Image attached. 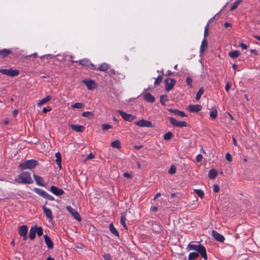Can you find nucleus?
I'll use <instances>...</instances> for the list:
<instances>
[{"mask_svg":"<svg viewBox=\"0 0 260 260\" xmlns=\"http://www.w3.org/2000/svg\"><path fill=\"white\" fill-rule=\"evenodd\" d=\"M15 181L18 183L30 184L32 183L30 174L28 172H23L15 178Z\"/></svg>","mask_w":260,"mask_h":260,"instance_id":"1","label":"nucleus"},{"mask_svg":"<svg viewBox=\"0 0 260 260\" xmlns=\"http://www.w3.org/2000/svg\"><path fill=\"white\" fill-rule=\"evenodd\" d=\"M38 165V162L34 159H29L24 161L19 165V168L20 170L32 169Z\"/></svg>","mask_w":260,"mask_h":260,"instance_id":"2","label":"nucleus"},{"mask_svg":"<svg viewBox=\"0 0 260 260\" xmlns=\"http://www.w3.org/2000/svg\"><path fill=\"white\" fill-rule=\"evenodd\" d=\"M0 73L2 74L13 77L18 76L19 74V71L16 69L14 70L12 68H9L7 69H1L0 70Z\"/></svg>","mask_w":260,"mask_h":260,"instance_id":"3","label":"nucleus"},{"mask_svg":"<svg viewBox=\"0 0 260 260\" xmlns=\"http://www.w3.org/2000/svg\"><path fill=\"white\" fill-rule=\"evenodd\" d=\"M169 119L171 124L174 126L182 127L187 126V123L185 121H179L173 117H169Z\"/></svg>","mask_w":260,"mask_h":260,"instance_id":"4","label":"nucleus"},{"mask_svg":"<svg viewBox=\"0 0 260 260\" xmlns=\"http://www.w3.org/2000/svg\"><path fill=\"white\" fill-rule=\"evenodd\" d=\"M165 89L167 91L172 90L176 83V81L171 78H167L165 80Z\"/></svg>","mask_w":260,"mask_h":260,"instance_id":"5","label":"nucleus"},{"mask_svg":"<svg viewBox=\"0 0 260 260\" xmlns=\"http://www.w3.org/2000/svg\"><path fill=\"white\" fill-rule=\"evenodd\" d=\"M117 112L125 121H132L136 118L135 116L127 114L126 112L121 110H118Z\"/></svg>","mask_w":260,"mask_h":260,"instance_id":"6","label":"nucleus"},{"mask_svg":"<svg viewBox=\"0 0 260 260\" xmlns=\"http://www.w3.org/2000/svg\"><path fill=\"white\" fill-rule=\"evenodd\" d=\"M18 233L19 235L23 237V240L25 241L27 239V227L26 225H21L19 228Z\"/></svg>","mask_w":260,"mask_h":260,"instance_id":"7","label":"nucleus"},{"mask_svg":"<svg viewBox=\"0 0 260 260\" xmlns=\"http://www.w3.org/2000/svg\"><path fill=\"white\" fill-rule=\"evenodd\" d=\"M66 209L72 214V215L74 217L75 219H76L78 221L81 220V219L80 216L78 212L76 210H75L74 208H73L70 206H67Z\"/></svg>","mask_w":260,"mask_h":260,"instance_id":"8","label":"nucleus"},{"mask_svg":"<svg viewBox=\"0 0 260 260\" xmlns=\"http://www.w3.org/2000/svg\"><path fill=\"white\" fill-rule=\"evenodd\" d=\"M135 124L141 127H151L153 126L152 123L150 121L145 120L144 119H141L136 122Z\"/></svg>","mask_w":260,"mask_h":260,"instance_id":"9","label":"nucleus"},{"mask_svg":"<svg viewBox=\"0 0 260 260\" xmlns=\"http://www.w3.org/2000/svg\"><path fill=\"white\" fill-rule=\"evenodd\" d=\"M72 62H77L79 63V64L81 65L82 66L84 67H89L91 66L90 68L92 69L94 67L93 64L89 61L88 59H83L82 60H79L78 61H72Z\"/></svg>","mask_w":260,"mask_h":260,"instance_id":"10","label":"nucleus"},{"mask_svg":"<svg viewBox=\"0 0 260 260\" xmlns=\"http://www.w3.org/2000/svg\"><path fill=\"white\" fill-rule=\"evenodd\" d=\"M82 82L86 85L88 90H92L96 87V83L92 80H83L82 81Z\"/></svg>","mask_w":260,"mask_h":260,"instance_id":"11","label":"nucleus"},{"mask_svg":"<svg viewBox=\"0 0 260 260\" xmlns=\"http://www.w3.org/2000/svg\"><path fill=\"white\" fill-rule=\"evenodd\" d=\"M197 253H200L202 257L205 259H207V255L206 253V250L205 247L202 244H200L199 247L197 250Z\"/></svg>","mask_w":260,"mask_h":260,"instance_id":"12","label":"nucleus"},{"mask_svg":"<svg viewBox=\"0 0 260 260\" xmlns=\"http://www.w3.org/2000/svg\"><path fill=\"white\" fill-rule=\"evenodd\" d=\"M43 210L46 217L48 218L49 220H52L53 216L51 210L45 206L43 207Z\"/></svg>","mask_w":260,"mask_h":260,"instance_id":"13","label":"nucleus"},{"mask_svg":"<svg viewBox=\"0 0 260 260\" xmlns=\"http://www.w3.org/2000/svg\"><path fill=\"white\" fill-rule=\"evenodd\" d=\"M212 236L218 242H223L225 238L224 237L217 232L213 231L212 232Z\"/></svg>","mask_w":260,"mask_h":260,"instance_id":"14","label":"nucleus"},{"mask_svg":"<svg viewBox=\"0 0 260 260\" xmlns=\"http://www.w3.org/2000/svg\"><path fill=\"white\" fill-rule=\"evenodd\" d=\"M50 191L52 193L56 196H61L64 192L63 190L62 189L59 188L55 186H51Z\"/></svg>","mask_w":260,"mask_h":260,"instance_id":"15","label":"nucleus"},{"mask_svg":"<svg viewBox=\"0 0 260 260\" xmlns=\"http://www.w3.org/2000/svg\"><path fill=\"white\" fill-rule=\"evenodd\" d=\"M202 107L200 105H190L188 106L187 109L191 112H197L200 111Z\"/></svg>","mask_w":260,"mask_h":260,"instance_id":"16","label":"nucleus"},{"mask_svg":"<svg viewBox=\"0 0 260 260\" xmlns=\"http://www.w3.org/2000/svg\"><path fill=\"white\" fill-rule=\"evenodd\" d=\"M143 98L146 101L149 103H153L155 101V98L149 92L144 94Z\"/></svg>","mask_w":260,"mask_h":260,"instance_id":"17","label":"nucleus"},{"mask_svg":"<svg viewBox=\"0 0 260 260\" xmlns=\"http://www.w3.org/2000/svg\"><path fill=\"white\" fill-rule=\"evenodd\" d=\"M70 126L72 130L77 132H83L85 129L84 127L81 125L71 124Z\"/></svg>","mask_w":260,"mask_h":260,"instance_id":"18","label":"nucleus"},{"mask_svg":"<svg viewBox=\"0 0 260 260\" xmlns=\"http://www.w3.org/2000/svg\"><path fill=\"white\" fill-rule=\"evenodd\" d=\"M44 240L47 247L49 249H51L53 247V243L51 239L47 235L44 236Z\"/></svg>","mask_w":260,"mask_h":260,"instance_id":"19","label":"nucleus"},{"mask_svg":"<svg viewBox=\"0 0 260 260\" xmlns=\"http://www.w3.org/2000/svg\"><path fill=\"white\" fill-rule=\"evenodd\" d=\"M56 158L55 161L59 167V170L61 169V156L60 152H58L55 154Z\"/></svg>","mask_w":260,"mask_h":260,"instance_id":"20","label":"nucleus"},{"mask_svg":"<svg viewBox=\"0 0 260 260\" xmlns=\"http://www.w3.org/2000/svg\"><path fill=\"white\" fill-rule=\"evenodd\" d=\"M110 68V66L107 63H103L98 68L93 67V69L101 71H106Z\"/></svg>","mask_w":260,"mask_h":260,"instance_id":"21","label":"nucleus"},{"mask_svg":"<svg viewBox=\"0 0 260 260\" xmlns=\"http://www.w3.org/2000/svg\"><path fill=\"white\" fill-rule=\"evenodd\" d=\"M34 178L35 179V180L36 183L38 185L41 186H44V184H43V179L42 177L34 174Z\"/></svg>","mask_w":260,"mask_h":260,"instance_id":"22","label":"nucleus"},{"mask_svg":"<svg viewBox=\"0 0 260 260\" xmlns=\"http://www.w3.org/2000/svg\"><path fill=\"white\" fill-rule=\"evenodd\" d=\"M208 47V42L206 38H204L202 41V44L200 47V52L202 53Z\"/></svg>","mask_w":260,"mask_h":260,"instance_id":"23","label":"nucleus"},{"mask_svg":"<svg viewBox=\"0 0 260 260\" xmlns=\"http://www.w3.org/2000/svg\"><path fill=\"white\" fill-rule=\"evenodd\" d=\"M34 191L36 193H37V194H38L39 195H40V196H41L44 198L46 196V194L47 193L45 190H43L42 189L38 188H35Z\"/></svg>","mask_w":260,"mask_h":260,"instance_id":"24","label":"nucleus"},{"mask_svg":"<svg viewBox=\"0 0 260 260\" xmlns=\"http://www.w3.org/2000/svg\"><path fill=\"white\" fill-rule=\"evenodd\" d=\"M217 116V110L215 107H213L210 110V116L212 119H215Z\"/></svg>","mask_w":260,"mask_h":260,"instance_id":"25","label":"nucleus"},{"mask_svg":"<svg viewBox=\"0 0 260 260\" xmlns=\"http://www.w3.org/2000/svg\"><path fill=\"white\" fill-rule=\"evenodd\" d=\"M109 230L111 232V233L112 234H113V235H114L115 236H117L118 237H119V234L118 231L115 228V227H114V225H113V224L112 223L110 224Z\"/></svg>","mask_w":260,"mask_h":260,"instance_id":"26","label":"nucleus"},{"mask_svg":"<svg viewBox=\"0 0 260 260\" xmlns=\"http://www.w3.org/2000/svg\"><path fill=\"white\" fill-rule=\"evenodd\" d=\"M36 230L34 228V226L30 228L29 232V237L31 240H34L36 237Z\"/></svg>","mask_w":260,"mask_h":260,"instance_id":"27","label":"nucleus"},{"mask_svg":"<svg viewBox=\"0 0 260 260\" xmlns=\"http://www.w3.org/2000/svg\"><path fill=\"white\" fill-rule=\"evenodd\" d=\"M51 95H48L46 98L42 99L40 100L39 103H38V106H40L47 102H49L51 99Z\"/></svg>","mask_w":260,"mask_h":260,"instance_id":"28","label":"nucleus"},{"mask_svg":"<svg viewBox=\"0 0 260 260\" xmlns=\"http://www.w3.org/2000/svg\"><path fill=\"white\" fill-rule=\"evenodd\" d=\"M217 173L215 169L210 170L208 174L209 178L211 179H214L217 176Z\"/></svg>","mask_w":260,"mask_h":260,"instance_id":"29","label":"nucleus"},{"mask_svg":"<svg viewBox=\"0 0 260 260\" xmlns=\"http://www.w3.org/2000/svg\"><path fill=\"white\" fill-rule=\"evenodd\" d=\"M11 53V51L9 49H4L0 50V56L3 57H5L9 55Z\"/></svg>","mask_w":260,"mask_h":260,"instance_id":"30","label":"nucleus"},{"mask_svg":"<svg viewBox=\"0 0 260 260\" xmlns=\"http://www.w3.org/2000/svg\"><path fill=\"white\" fill-rule=\"evenodd\" d=\"M170 111L173 112L174 114L178 115L180 117H184L186 116V114L183 111H179L177 110H170Z\"/></svg>","mask_w":260,"mask_h":260,"instance_id":"31","label":"nucleus"},{"mask_svg":"<svg viewBox=\"0 0 260 260\" xmlns=\"http://www.w3.org/2000/svg\"><path fill=\"white\" fill-rule=\"evenodd\" d=\"M84 105L83 104L81 103H76L74 104H73L71 106V108L72 109H82L84 108Z\"/></svg>","mask_w":260,"mask_h":260,"instance_id":"32","label":"nucleus"},{"mask_svg":"<svg viewBox=\"0 0 260 260\" xmlns=\"http://www.w3.org/2000/svg\"><path fill=\"white\" fill-rule=\"evenodd\" d=\"M240 54L239 51L235 50L229 53V55L231 58H236L238 57Z\"/></svg>","mask_w":260,"mask_h":260,"instance_id":"33","label":"nucleus"},{"mask_svg":"<svg viewBox=\"0 0 260 260\" xmlns=\"http://www.w3.org/2000/svg\"><path fill=\"white\" fill-rule=\"evenodd\" d=\"M199 256V254L197 252H191L188 255L189 260L195 259Z\"/></svg>","mask_w":260,"mask_h":260,"instance_id":"34","label":"nucleus"},{"mask_svg":"<svg viewBox=\"0 0 260 260\" xmlns=\"http://www.w3.org/2000/svg\"><path fill=\"white\" fill-rule=\"evenodd\" d=\"M204 89L203 87H201L200 88V89L199 90V91H198L197 94H196V99L197 100V101H199L202 95L204 93Z\"/></svg>","mask_w":260,"mask_h":260,"instance_id":"35","label":"nucleus"},{"mask_svg":"<svg viewBox=\"0 0 260 260\" xmlns=\"http://www.w3.org/2000/svg\"><path fill=\"white\" fill-rule=\"evenodd\" d=\"M121 143L118 140H116L112 142L111 144V147L113 148H119L120 147Z\"/></svg>","mask_w":260,"mask_h":260,"instance_id":"36","label":"nucleus"},{"mask_svg":"<svg viewBox=\"0 0 260 260\" xmlns=\"http://www.w3.org/2000/svg\"><path fill=\"white\" fill-rule=\"evenodd\" d=\"M199 246H200V244L196 245V244H192L190 243L188 245L187 248L190 250H192L197 251V250L198 249Z\"/></svg>","mask_w":260,"mask_h":260,"instance_id":"37","label":"nucleus"},{"mask_svg":"<svg viewBox=\"0 0 260 260\" xmlns=\"http://www.w3.org/2000/svg\"><path fill=\"white\" fill-rule=\"evenodd\" d=\"M197 194L201 199L204 197V192L202 189H197L194 190Z\"/></svg>","mask_w":260,"mask_h":260,"instance_id":"38","label":"nucleus"},{"mask_svg":"<svg viewBox=\"0 0 260 260\" xmlns=\"http://www.w3.org/2000/svg\"><path fill=\"white\" fill-rule=\"evenodd\" d=\"M125 221H126V217H125V216L124 215H122L121 216V218H120V223L122 225V226L125 229H127V226H126V225Z\"/></svg>","mask_w":260,"mask_h":260,"instance_id":"39","label":"nucleus"},{"mask_svg":"<svg viewBox=\"0 0 260 260\" xmlns=\"http://www.w3.org/2000/svg\"><path fill=\"white\" fill-rule=\"evenodd\" d=\"M34 228L37 229L36 233L37 234L38 236L40 237L43 235V229L41 226L37 227V225H35L34 226Z\"/></svg>","mask_w":260,"mask_h":260,"instance_id":"40","label":"nucleus"},{"mask_svg":"<svg viewBox=\"0 0 260 260\" xmlns=\"http://www.w3.org/2000/svg\"><path fill=\"white\" fill-rule=\"evenodd\" d=\"M82 116L85 117L92 118L93 114L92 112L89 111H86L82 113Z\"/></svg>","mask_w":260,"mask_h":260,"instance_id":"41","label":"nucleus"},{"mask_svg":"<svg viewBox=\"0 0 260 260\" xmlns=\"http://www.w3.org/2000/svg\"><path fill=\"white\" fill-rule=\"evenodd\" d=\"M242 0H238L237 2H235L233 5L231 7L230 10L233 11L236 9L239 5L242 2Z\"/></svg>","mask_w":260,"mask_h":260,"instance_id":"42","label":"nucleus"},{"mask_svg":"<svg viewBox=\"0 0 260 260\" xmlns=\"http://www.w3.org/2000/svg\"><path fill=\"white\" fill-rule=\"evenodd\" d=\"M160 100V103H161V104L166 105V103L168 101L167 95H161Z\"/></svg>","mask_w":260,"mask_h":260,"instance_id":"43","label":"nucleus"},{"mask_svg":"<svg viewBox=\"0 0 260 260\" xmlns=\"http://www.w3.org/2000/svg\"><path fill=\"white\" fill-rule=\"evenodd\" d=\"M172 136H173L172 133L168 132L164 135V139L166 140H169L172 138Z\"/></svg>","mask_w":260,"mask_h":260,"instance_id":"44","label":"nucleus"},{"mask_svg":"<svg viewBox=\"0 0 260 260\" xmlns=\"http://www.w3.org/2000/svg\"><path fill=\"white\" fill-rule=\"evenodd\" d=\"M162 77L161 76H158L157 78L155 79V81L154 82V85H159L161 82L162 81Z\"/></svg>","mask_w":260,"mask_h":260,"instance_id":"45","label":"nucleus"},{"mask_svg":"<svg viewBox=\"0 0 260 260\" xmlns=\"http://www.w3.org/2000/svg\"><path fill=\"white\" fill-rule=\"evenodd\" d=\"M102 127L103 131H106L112 128V126L109 124H103L102 125Z\"/></svg>","mask_w":260,"mask_h":260,"instance_id":"46","label":"nucleus"},{"mask_svg":"<svg viewBox=\"0 0 260 260\" xmlns=\"http://www.w3.org/2000/svg\"><path fill=\"white\" fill-rule=\"evenodd\" d=\"M176 171V168L174 166H172L171 167L170 169L169 170V173L170 174H175Z\"/></svg>","mask_w":260,"mask_h":260,"instance_id":"47","label":"nucleus"},{"mask_svg":"<svg viewBox=\"0 0 260 260\" xmlns=\"http://www.w3.org/2000/svg\"><path fill=\"white\" fill-rule=\"evenodd\" d=\"M192 79L190 77H187L186 78V84L189 86L190 87H192Z\"/></svg>","mask_w":260,"mask_h":260,"instance_id":"48","label":"nucleus"},{"mask_svg":"<svg viewBox=\"0 0 260 260\" xmlns=\"http://www.w3.org/2000/svg\"><path fill=\"white\" fill-rule=\"evenodd\" d=\"M225 158L226 159L229 161H232V157L231 154L229 153H227L225 155Z\"/></svg>","mask_w":260,"mask_h":260,"instance_id":"49","label":"nucleus"},{"mask_svg":"<svg viewBox=\"0 0 260 260\" xmlns=\"http://www.w3.org/2000/svg\"><path fill=\"white\" fill-rule=\"evenodd\" d=\"M105 260H111V256L109 254L106 253L103 255Z\"/></svg>","mask_w":260,"mask_h":260,"instance_id":"50","label":"nucleus"},{"mask_svg":"<svg viewBox=\"0 0 260 260\" xmlns=\"http://www.w3.org/2000/svg\"><path fill=\"white\" fill-rule=\"evenodd\" d=\"M203 159V156L202 154H199L196 157V160L197 162H200Z\"/></svg>","mask_w":260,"mask_h":260,"instance_id":"51","label":"nucleus"},{"mask_svg":"<svg viewBox=\"0 0 260 260\" xmlns=\"http://www.w3.org/2000/svg\"><path fill=\"white\" fill-rule=\"evenodd\" d=\"M213 191L215 192H218L219 191V187L218 185L214 184L213 185Z\"/></svg>","mask_w":260,"mask_h":260,"instance_id":"52","label":"nucleus"},{"mask_svg":"<svg viewBox=\"0 0 260 260\" xmlns=\"http://www.w3.org/2000/svg\"><path fill=\"white\" fill-rule=\"evenodd\" d=\"M51 110V108H50L49 107H48L44 108L43 109L42 112H43L44 113H47L48 112L50 111Z\"/></svg>","mask_w":260,"mask_h":260,"instance_id":"53","label":"nucleus"},{"mask_svg":"<svg viewBox=\"0 0 260 260\" xmlns=\"http://www.w3.org/2000/svg\"><path fill=\"white\" fill-rule=\"evenodd\" d=\"M45 198H46L50 201H53L54 200V198L53 196L49 194L48 193H47L46 196Z\"/></svg>","mask_w":260,"mask_h":260,"instance_id":"54","label":"nucleus"},{"mask_svg":"<svg viewBox=\"0 0 260 260\" xmlns=\"http://www.w3.org/2000/svg\"><path fill=\"white\" fill-rule=\"evenodd\" d=\"M208 35V25L207 24L205 28V31H204V38H206V37Z\"/></svg>","mask_w":260,"mask_h":260,"instance_id":"55","label":"nucleus"},{"mask_svg":"<svg viewBox=\"0 0 260 260\" xmlns=\"http://www.w3.org/2000/svg\"><path fill=\"white\" fill-rule=\"evenodd\" d=\"M94 157V155L92 153H90L88 155L87 157L84 160L86 161L88 159H92Z\"/></svg>","mask_w":260,"mask_h":260,"instance_id":"56","label":"nucleus"},{"mask_svg":"<svg viewBox=\"0 0 260 260\" xmlns=\"http://www.w3.org/2000/svg\"><path fill=\"white\" fill-rule=\"evenodd\" d=\"M231 84L230 83V82H228L225 85V90L228 92L230 90V89L231 88Z\"/></svg>","mask_w":260,"mask_h":260,"instance_id":"57","label":"nucleus"},{"mask_svg":"<svg viewBox=\"0 0 260 260\" xmlns=\"http://www.w3.org/2000/svg\"><path fill=\"white\" fill-rule=\"evenodd\" d=\"M240 46L243 49H246L247 48V45L243 43H240Z\"/></svg>","mask_w":260,"mask_h":260,"instance_id":"58","label":"nucleus"},{"mask_svg":"<svg viewBox=\"0 0 260 260\" xmlns=\"http://www.w3.org/2000/svg\"><path fill=\"white\" fill-rule=\"evenodd\" d=\"M123 176L125 177H126V178H131V175L127 172H125L123 174Z\"/></svg>","mask_w":260,"mask_h":260,"instance_id":"59","label":"nucleus"},{"mask_svg":"<svg viewBox=\"0 0 260 260\" xmlns=\"http://www.w3.org/2000/svg\"><path fill=\"white\" fill-rule=\"evenodd\" d=\"M224 26L226 28L227 27H231L232 26V25L231 23L226 22H225L224 24Z\"/></svg>","mask_w":260,"mask_h":260,"instance_id":"60","label":"nucleus"},{"mask_svg":"<svg viewBox=\"0 0 260 260\" xmlns=\"http://www.w3.org/2000/svg\"><path fill=\"white\" fill-rule=\"evenodd\" d=\"M115 74V71L113 69H111L109 71V75H114Z\"/></svg>","mask_w":260,"mask_h":260,"instance_id":"61","label":"nucleus"},{"mask_svg":"<svg viewBox=\"0 0 260 260\" xmlns=\"http://www.w3.org/2000/svg\"><path fill=\"white\" fill-rule=\"evenodd\" d=\"M157 207L156 206L152 207L150 210L153 212H156L157 210Z\"/></svg>","mask_w":260,"mask_h":260,"instance_id":"62","label":"nucleus"},{"mask_svg":"<svg viewBox=\"0 0 260 260\" xmlns=\"http://www.w3.org/2000/svg\"><path fill=\"white\" fill-rule=\"evenodd\" d=\"M160 196V193H159V192L157 193L155 195V196H154V198H153V200H156V199H157V198H158Z\"/></svg>","mask_w":260,"mask_h":260,"instance_id":"63","label":"nucleus"},{"mask_svg":"<svg viewBox=\"0 0 260 260\" xmlns=\"http://www.w3.org/2000/svg\"><path fill=\"white\" fill-rule=\"evenodd\" d=\"M253 37L257 39V40L259 41H260V36H257V35H253Z\"/></svg>","mask_w":260,"mask_h":260,"instance_id":"64","label":"nucleus"}]
</instances>
